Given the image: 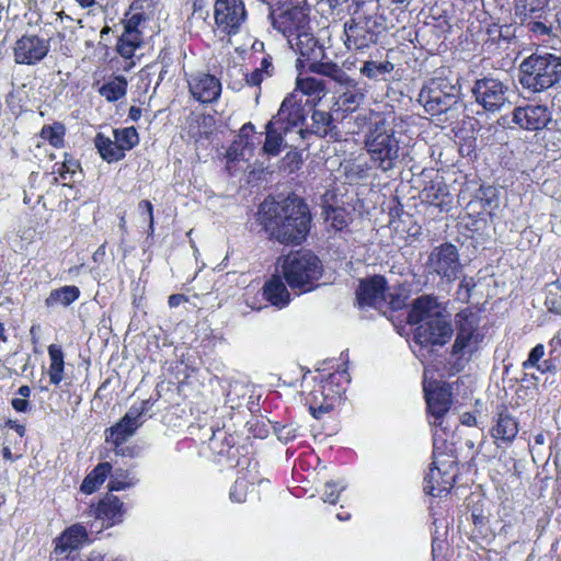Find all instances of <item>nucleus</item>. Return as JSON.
Wrapping results in <instances>:
<instances>
[{
	"label": "nucleus",
	"instance_id": "nucleus-8",
	"mask_svg": "<svg viewBox=\"0 0 561 561\" xmlns=\"http://www.w3.org/2000/svg\"><path fill=\"white\" fill-rule=\"evenodd\" d=\"M561 79V57L554 54H531L519 65V83L525 90L539 93Z\"/></svg>",
	"mask_w": 561,
	"mask_h": 561
},
{
	"label": "nucleus",
	"instance_id": "nucleus-17",
	"mask_svg": "<svg viewBox=\"0 0 561 561\" xmlns=\"http://www.w3.org/2000/svg\"><path fill=\"white\" fill-rule=\"evenodd\" d=\"M48 51V41L37 35H23L14 44V61L20 65H36L46 57Z\"/></svg>",
	"mask_w": 561,
	"mask_h": 561
},
{
	"label": "nucleus",
	"instance_id": "nucleus-20",
	"mask_svg": "<svg viewBox=\"0 0 561 561\" xmlns=\"http://www.w3.org/2000/svg\"><path fill=\"white\" fill-rule=\"evenodd\" d=\"M273 26L289 41L309 27V21L305 11L295 7L273 15Z\"/></svg>",
	"mask_w": 561,
	"mask_h": 561
},
{
	"label": "nucleus",
	"instance_id": "nucleus-6",
	"mask_svg": "<svg viewBox=\"0 0 561 561\" xmlns=\"http://www.w3.org/2000/svg\"><path fill=\"white\" fill-rule=\"evenodd\" d=\"M364 149L370 162L387 172L394 169L400 159V138L391 124L382 118L369 125L364 136Z\"/></svg>",
	"mask_w": 561,
	"mask_h": 561
},
{
	"label": "nucleus",
	"instance_id": "nucleus-33",
	"mask_svg": "<svg viewBox=\"0 0 561 561\" xmlns=\"http://www.w3.org/2000/svg\"><path fill=\"white\" fill-rule=\"evenodd\" d=\"M312 124L310 128H305L308 130L306 133V136L309 134H314L318 137H325V136H333V134H336L335 126L333 124L332 115L324 111H313L311 115Z\"/></svg>",
	"mask_w": 561,
	"mask_h": 561
},
{
	"label": "nucleus",
	"instance_id": "nucleus-12",
	"mask_svg": "<svg viewBox=\"0 0 561 561\" xmlns=\"http://www.w3.org/2000/svg\"><path fill=\"white\" fill-rule=\"evenodd\" d=\"M430 275L437 276L446 284L454 283L462 270L456 245L445 242L433 248L425 262Z\"/></svg>",
	"mask_w": 561,
	"mask_h": 561
},
{
	"label": "nucleus",
	"instance_id": "nucleus-3",
	"mask_svg": "<svg viewBox=\"0 0 561 561\" xmlns=\"http://www.w3.org/2000/svg\"><path fill=\"white\" fill-rule=\"evenodd\" d=\"M304 108L294 96L286 98L275 116L266 124V138L263 150L277 156L283 147L298 148L306 139Z\"/></svg>",
	"mask_w": 561,
	"mask_h": 561
},
{
	"label": "nucleus",
	"instance_id": "nucleus-13",
	"mask_svg": "<svg viewBox=\"0 0 561 561\" xmlns=\"http://www.w3.org/2000/svg\"><path fill=\"white\" fill-rule=\"evenodd\" d=\"M152 408L150 400H142L139 403H134L118 423L107 430L106 442L115 446L116 454L125 456L126 453L119 448L130 436L135 434L137 428L144 423V417Z\"/></svg>",
	"mask_w": 561,
	"mask_h": 561
},
{
	"label": "nucleus",
	"instance_id": "nucleus-5",
	"mask_svg": "<svg viewBox=\"0 0 561 561\" xmlns=\"http://www.w3.org/2000/svg\"><path fill=\"white\" fill-rule=\"evenodd\" d=\"M279 272L289 288L305 294L318 287L322 277L323 266L320 259L310 251L290 252L278 260Z\"/></svg>",
	"mask_w": 561,
	"mask_h": 561
},
{
	"label": "nucleus",
	"instance_id": "nucleus-40",
	"mask_svg": "<svg viewBox=\"0 0 561 561\" xmlns=\"http://www.w3.org/2000/svg\"><path fill=\"white\" fill-rule=\"evenodd\" d=\"M394 66L390 61L376 62L373 60H366L360 67V75L365 76L370 80H378L387 73L393 70Z\"/></svg>",
	"mask_w": 561,
	"mask_h": 561
},
{
	"label": "nucleus",
	"instance_id": "nucleus-15",
	"mask_svg": "<svg viewBox=\"0 0 561 561\" xmlns=\"http://www.w3.org/2000/svg\"><path fill=\"white\" fill-rule=\"evenodd\" d=\"M215 22L225 34H237L245 21L247 11L243 0H216Z\"/></svg>",
	"mask_w": 561,
	"mask_h": 561
},
{
	"label": "nucleus",
	"instance_id": "nucleus-58",
	"mask_svg": "<svg viewBox=\"0 0 561 561\" xmlns=\"http://www.w3.org/2000/svg\"><path fill=\"white\" fill-rule=\"evenodd\" d=\"M476 422H477V419L471 413H463L461 416V423L465 425L472 426L476 424Z\"/></svg>",
	"mask_w": 561,
	"mask_h": 561
},
{
	"label": "nucleus",
	"instance_id": "nucleus-1",
	"mask_svg": "<svg viewBox=\"0 0 561 561\" xmlns=\"http://www.w3.org/2000/svg\"><path fill=\"white\" fill-rule=\"evenodd\" d=\"M427 404L428 422L434 427L433 462L424 477V491L432 496H443L453 489L456 478L455 461L445 455L446 415L453 404L451 387L447 382L428 381L427 371L423 382Z\"/></svg>",
	"mask_w": 561,
	"mask_h": 561
},
{
	"label": "nucleus",
	"instance_id": "nucleus-32",
	"mask_svg": "<svg viewBox=\"0 0 561 561\" xmlns=\"http://www.w3.org/2000/svg\"><path fill=\"white\" fill-rule=\"evenodd\" d=\"M548 0H515L514 12L519 21H525L528 18H539L546 14Z\"/></svg>",
	"mask_w": 561,
	"mask_h": 561
},
{
	"label": "nucleus",
	"instance_id": "nucleus-31",
	"mask_svg": "<svg viewBox=\"0 0 561 561\" xmlns=\"http://www.w3.org/2000/svg\"><path fill=\"white\" fill-rule=\"evenodd\" d=\"M80 297V289L73 285H66L53 289L45 299V306L49 309L68 307Z\"/></svg>",
	"mask_w": 561,
	"mask_h": 561
},
{
	"label": "nucleus",
	"instance_id": "nucleus-63",
	"mask_svg": "<svg viewBox=\"0 0 561 561\" xmlns=\"http://www.w3.org/2000/svg\"><path fill=\"white\" fill-rule=\"evenodd\" d=\"M551 353L556 352L558 347H561V339L559 336H553L550 341Z\"/></svg>",
	"mask_w": 561,
	"mask_h": 561
},
{
	"label": "nucleus",
	"instance_id": "nucleus-44",
	"mask_svg": "<svg viewBox=\"0 0 561 561\" xmlns=\"http://www.w3.org/2000/svg\"><path fill=\"white\" fill-rule=\"evenodd\" d=\"M252 484L253 482L248 479V473L240 472L230 490V500L236 503L245 502L250 485Z\"/></svg>",
	"mask_w": 561,
	"mask_h": 561
},
{
	"label": "nucleus",
	"instance_id": "nucleus-43",
	"mask_svg": "<svg viewBox=\"0 0 561 561\" xmlns=\"http://www.w3.org/2000/svg\"><path fill=\"white\" fill-rule=\"evenodd\" d=\"M520 24L527 28L533 35L537 37L541 36H550L552 31L551 23L547 20V16L543 14L542 19L539 18H528L525 21H520Z\"/></svg>",
	"mask_w": 561,
	"mask_h": 561
},
{
	"label": "nucleus",
	"instance_id": "nucleus-30",
	"mask_svg": "<svg viewBox=\"0 0 561 561\" xmlns=\"http://www.w3.org/2000/svg\"><path fill=\"white\" fill-rule=\"evenodd\" d=\"M94 146L101 158L108 163L117 162L125 158V153L113 135L111 137L104 133H98L94 137Z\"/></svg>",
	"mask_w": 561,
	"mask_h": 561
},
{
	"label": "nucleus",
	"instance_id": "nucleus-42",
	"mask_svg": "<svg viewBox=\"0 0 561 561\" xmlns=\"http://www.w3.org/2000/svg\"><path fill=\"white\" fill-rule=\"evenodd\" d=\"M66 128L61 123L44 125L41 130V137L47 140L53 147L61 148L65 142Z\"/></svg>",
	"mask_w": 561,
	"mask_h": 561
},
{
	"label": "nucleus",
	"instance_id": "nucleus-23",
	"mask_svg": "<svg viewBox=\"0 0 561 561\" xmlns=\"http://www.w3.org/2000/svg\"><path fill=\"white\" fill-rule=\"evenodd\" d=\"M518 422L507 411L497 414L491 435L497 447H505L513 443L518 434Z\"/></svg>",
	"mask_w": 561,
	"mask_h": 561
},
{
	"label": "nucleus",
	"instance_id": "nucleus-14",
	"mask_svg": "<svg viewBox=\"0 0 561 561\" xmlns=\"http://www.w3.org/2000/svg\"><path fill=\"white\" fill-rule=\"evenodd\" d=\"M455 320L458 332L451 347V355L457 360H468L466 356L474 352L478 344V334H476L478 318L471 310L465 309L456 314Z\"/></svg>",
	"mask_w": 561,
	"mask_h": 561
},
{
	"label": "nucleus",
	"instance_id": "nucleus-47",
	"mask_svg": "<svg viewBox=\"0 0 561 561\" xmlns=\"http://www.w3.org/2000/svg\"><path fill=\"white\" fill-rule=\"evenodd\" d=\"M545 355V346L542 344H537L529 353L528 358L523 363V367L525 369L530 367H536L540 369L539 360Z\"/></svg>",
	"mask_w": 561,
	"mask_h": 561
},
{
	"label": "nucleus",
	"instance_id": "nucleus-26",
	"mask_svg": "<svg viewBox=\"0 0 561 561\" xmlns=\"http://www.w3.org/2000/svg\"><path fill=\"white\" fill-rule=\"evenodd\" d=\"M287 43L295 53L311 60L309 66L313 62H319L318 58L322 56V47L318 45L309 27L291 37Z\"/></svg>",
	"mask_w": 561,
	"mask_h": 561
},
{
	"label": "nucleus",
	"instance_id": "nucleus-36",
	"mask_svg": "<svg viewBox=\"0 0 561 561\" xmlns=\"http://www.w3.org/2000/svg\"><path fill=\"white\" fill-rule=\"evenodd\" d=\"M127 80L123 76H116L104 82L99 88V93L108 102H115L126 95Z\"/></svg>",
	"mask_w": 561,
	"mask_h": 561
},
{
	"label": "nucleus",
	"instance_id": "nucleus-16",
	"mask_svg": "<svg viewBox=\"0 0 561 561\" xmlns=\"http://www.w3.org/2000/svg\"><path fill=\"white\" fill-rule=\"evenodd\" d=\"M451 335V324L445 317H436L416 327L414 342L421 348L436 345L443 346L450 340Z\"/></svg>",
	"mask_w": 561,
	"mask_h": 561
},
{
	"label": "nucleus",
	"instance_id": "nucleus-21",
	"mask_svg": "<svg viewBox=\"0 0 561 561\" xmlns=\"http://www.w3.org/2000/svg\"><path fill=\"white\" fill-rule=\"evenodd\" d=\"M387 282L383 276L375 275L362 279L356 290L357 304L359 307H380L385 301Z\"/></svg>",
	"mask_w": 561,
	"mask_h": 561
},
{
	"label": "nucleus",
	"instance_id": "nucleus-27",
	"mask_svg": "<svg viewBox=\"0 0 561 561\" xmlns=\"http://www.w3.org/2000/svg\"><path fill=\"white\" fill-rule=\"evenodd\" d=\"M87 541L88 531L85 527L81 524H73L56 539L55 552L57 554H68L79 549Z\"/></svg>",
	"mask_w": 561,
	"mask_h": 561
},
{
	"label": "nucleus",
	"instance_id": "nucleus-38",
	"mask_svg": "<svg viewBox=\"0 0 561 561\" xmlns=\"http://www.w3.org/2000/svg\"><path fill=\"white\" fill-rule=\"evenodd\" d=\"M142 42L139 31H124L117 43V51L124 58H131Z\"/></svg>",
	"mask_w": 561,
	"mask_h": 561
},
{
	"label": "nucleus",
	"instance_id": "nucleus-59",
	"mask_svg": "<svg viewBox=\"0 0 561 561\" xmlns=\"http://www.w3.org/2000/svg\"><path fill=\"white\" fill-rule=\"evenodd\" d=\"M8 426L13 428L21 437L25 434V427L21 424H18L15 421H8Z\"/></svg>",
	"mask_w": 561,
	"mask_h": 561
},
{
	"label": "nucleus",
	"instance_id": "nucleus-37",
	"mask_svg": "<svg viewBox=\"0 0 561 561\" xmlns=\"http://www.w3.org/2000/svg\"><path fill=\"white\" fill-rule=\"evenodd\" d=\"M48 355L50 359L48 376L53 385H59L64 379V353L61 347L56 344L48 346Z\"/></svg>",
	"mask_w": 561,
	"mask_h": 561
},
{
	"label": "nucleus",
	"instance_id": "nucleus-29",
	"mask_svg": "<svg viewBox=\"0 0 561 561\" xmlns=\"http://www.w3.org/2000/svg\"><path fill=\"white\" fill-rule=\"evenodd\" d=\"M209 448L219 457L234 460L238 449L236 438L224 430H217L209 439Z\"/></svg>",
	"mask_w": 561,
	"mask_h": 561
},
{
	"label": "nucleus",
	"instance_id": "nucleus-48",
	"mask_svg": "<svg viewBox=\"0 0 561 561\" xmlns=\"http://www.w3.org/2000/svg\"><path fill=\"white\" fill-rule=\"evenodd\" d=\"M474 286L476 284L472 277H463L457 290L458 299L462 301H468L471 295V290Z\"/></svg>",
	"mask_w": 561,
	"mask_h": 561
},
{
	"label": "nucleus",
	"instance_id": "nucleus-22",
	"mask_svg": "<svg viewBox=\"0 0 561 561\" xmlns=\"http://www.w3.org/2000/svg\"><path fill=\"white\" fill-rule=\"evenodd\" d=\"M440 309L436 297L423 295L413 301L408 314V321L411 324L425 323L433 318L443 317Z\"/></svg>",
	"mask_w": 561,
	"mask_h": 561
},
{
	"label": "nucleus",
	"instance_id": "nucleus-7",
	"mask_svg": "<svg viewBox=\"0 0 561 561\" xmlns=\"http://www.w3.org/2000/svg\"><path fill=\"white\" fill-rule=\"evenodd\" d=\"M310 71L335 82L333 105L335 112L353 113L364 103L367 94L365 84L350 77L339 65L331 61L313 62L310 65Z\"/></svg>",
	"mask_w": 561,
	"mask_h": 561
},
{
	"label": "nucleus",
	"instance_id": "nucleus-9",
	"mask_svg": "<svg viewBox=\"0 0 561 561\" xmlns=\"http://www.w3.org/2000/svg\"><path fill=\"white\" fill-rule=\"evenodd\" d=\"M459 98L458 80L451 71L440 68L426 80L420 91L419 102L431 115H439L451 108Z\"/></svg>",
	"mask_w": 561,
	"mask_h": 561
},
{
	"label": "nucleus",
	"instance_id": "nucleus-24",
	"mask_svg": "<svg viewBox=\"0 0 561 561\" xmlns=\"http://www.w3.org/2000/svg\"><path fill=\"white\" fill-rule=\"evenodd\" d=\"M96 520H101L106 527H111L123 520V503L114 495H106L99 504L91 510Z\"/></svg>",
	"mask_w": 561,
	"mask_h": 561
},
{
	"label": "nucleus",
	"instance_id": "nucleus-2",
	"mask_svg": "<svg viewBox=\"0 0 561 561\" xmlns=\"http://www.w3.org/2000/svg\"><path fill=\"white\" fill-rule=\"evenodd\" d=\"M259 221L270 238L284 244L301 243L309 231L308 206L297 196L282 202L265 199L259 209Z\"/></svg>",
	"mask_w": 561,
	"mask_h": 561
},
{
	"label": "nucleus",
	"instance_id": "nucleus-10",
	"mask_svg": "<svg viewBox=\"0 0 561 561\" xmlns=\"http://www.w3.org/2000/svg\"><path fill=\"white\" fill-rule=\"evenodd\" d=\"M350 382V376L346 370L335 371L318 385L310 392L309 411L313 417L320 419L323 414L333 410L335 403L345 392V385Z\"/></svg>",
	"mask_w": 561,
	"mask_h": 561
},
{
	"label": "nucleus",
	"instance_id": "nucleus-64",
	"mask_svg": "<svg viewBox=\"0 0 561 561\" xmlns=\"http://www.w3.org/2000/svg\"><path fill=\"white\" fill-rule=\"evenodd\" d=\"M553 369V366L548 362L545 360L542 365H540V369H538L541 373L550 371Z\"/></svg>",
	"mask_w": 561,
	"mask_h": 561
},
{
	"label": "nucleus",
	"instance_id": "nucleus-46",
	"mask_svg": "<svg viewBox=\"0 0 561 561\" xmlns=\"http://www.w3.org/2000/svg\"><path fill=\"white\" fill-rule=\"evenodd\" d=\"M346 488L343 480L334 482L329 481L324 485L322 499L324 502L335 504L340 497L341 492Z\"/></svg>",
	"mask_w": 561,
	"mask_h": 561
},
{
	"label": "nucleus",
	"instance_id": "nucleus-57",
	"mask_svg": "<svg viewBox=\"0 0 561 561\" xmlns=\"http://www.w3.org/2000/svg\"><path fill=\"white\" fill-rule=\"evenodd\" d=\"M128 117L133 122L139 121V118L141 117V108L137 107V106H130V108L128 111Z\"/></svg>",
	"mask_w": 561,
	"mask_h": 561
},
{
	"label": "nucleus",
	"instance_id": "nucleus-34",
	"mask_svg": "<svg viewBox=\"0 0 561 561\" xmlns=\"http://www.w3.org/2000/svg\"><path fill=\"white\" fill-rule=\"evenodd\" d=\"M112 471L110 462L99 463L83 480L80 490L84 494H92L95 492L106 480Z\"/></svg>",
	"mask_w": 561,
	"mask_h": 561
},
{
	"label": "nucleus",
	"instance_id": "nucleus-45",
	"mask_svg": "<svg viewBox=\"0 0 561 561\" xmlns=\"http://www.w3.org/2000/svg\"><path fill=\"white\" fill-rule=\"evenodd\" d=\"M325 87L321 80L316 78L307 77L297 79V90L306 95H320L324 91Z\"/></svg>",
	"mask_w": 561,
	"mask_h": 561
},
{
	"label": "nucleus",
	"instance_id": "nucleus-18",
	"mask_svg": "<svg viewBox=\"0 0 561 561\" xmlns=\"http://www.w3.org/2000/svg\"><path fill=\"white\" fill-rule=\"evenodd\" d=\"M191 95L202 104L216 102L221 94L220 80L210 73L196 72L187 79Z\"/></svg>",
	"mask_w": 561,
	"mask_h": 561
},
{
	"label": "nucleus",
	"instance_id": "nucleus-39",
	"mask_svg": "<svg viewBox=\"0 0 561 561\" xmlns=\"http://www.w3.org/2000/svg\"><path fill=\"white\" fill-rule=\"evenodd\" d=\"M138 479L130 470L116 469L111 474L108 488L111 491H123L136 485Z\"/></svg>",
	"mask_w": 561,
	"mask_h": 561
},
{
	"label": "nucleus",
	"instance_id": "nucleus-19",
	"mask_svg": "<svg viewBox=\"0 0 561 561\" xmlns=\"http://www.w3.org/2000/svg\"><path fill=\"white\" fill-rule=\"evenodd\" d=\"M551 112L546 105L527 104L513 111V122L526 130H540L551 121Z\"/></svg>",
	"mask_w": 561,
	"mask_h": 561
},
{
	"label": "nucleus",
	"instance_id": "nucleus-35",
	"mask_svg": "<svg viewBox=\"0 0 561 561\" xmlns=\"http://www.w3.org/2000/svg\"><path fill=\"white\" fill-rule=\"evenodd\" d=\"M53 173L57 174L65 184L77 181L81 174V167L78 160L70 154H65V159L61 163H55L53 167Z\"/></svg>",
	"mask_w": 561,
	"mask_h": 561
},
{
	"label": "nucleus",
	"instance_id": "nucleus-54",
	"mask_svg": "<svg viewBox=\"0 0 561 561\" xmlns=\"http://www.w3.org/2000/svg\"><path fill=\"white\" fill-rule=\"evenodd\" d=\"M11 404L16 412H26L30 408V402L24 398H14Z\"/></svg>",
	"mask_w": 561,
	"mask_h": 561
},
{
	"label": "nucleus",
	"instance_id": "nucleus-60",
	"mask_svg": "<svg viewBox=\"0 0 561 561\" xmlns=\"http://www.w3.org/2000/svg\"><path fill=\"white\" fill-rule=\"evenodd\" d=\"M332 214H333V216H332V226L335 229L341 230L344 227V225H345L344 219H341V220L339 219L336 210H333Z\"/></svg>",
	"mask_w": 561,
	"mask_h": 561
},
{
	"label": "nucleus",
	"instance_id": "nucleus-53",
	"mask_svg": "<svg viewBox=\"0 0 561 561\" xmlns=\"http://www.w3.org/2000/svg\"><path fill=\"white\" fill-rule=\"evenodd\" d=\"M257 69L260 71L264 72L265 77H272L273 72H274V67H273V64H272V58L270 56L264 57L261 60V65H260V67Z\"/></svg>",
	"mask_w": 561,
	"mask_h": 561
},
{
	"label": "nucleus",
	"instance_id": "nucleus-49",
	"mask_svg": "<svg viewBox=\"0 0 561 561\" xmlns=\"http://www.w3.org/2000/svg\"><path fill=\"white\" fill-rule=\"evenodd\" d=\"M138 210L141 214H146L149 220V233L154 231V219H153V206L149 201H140L138 204Z\"/></svg>",
	"mask_w": 561,
	"mask_h": 561
},
{
	"label": "nucleus",
	"instance_id": "nucleus-25",
	"mask_svg": "<svg viewBox=\"0 0 561 561\" xmlns=\"http://www.w3.org/2000/svg\"><path fill=\"white\" fill-rule=\"evenodd\" d=\"M262 290L265 300L278 309L287 307L290 302V293L279 272L265 282Z\"/></svg>",
	"mask_w": 561,
	"mask_h": 561
},
{
	"label": "nucleus",
	"instance_id": "nucleus-50",
	"mask_svg": "<svg viewBox=\"0 0 561 561\" xmlns=\"http://www.w3.org/2000/svg\"><path fill=\"white\" fill-rule=\"evenodd\" d=\"M297 428L291 425H285L277 431V437L285 443L297 437Z\"/></svg>",
	"mask_w": 561,
	"mask_h": 561
},
{
	"label": "nucleus",
	"instance_id": "nucleus-28",
	"mask_svg": "<svg viewBox=\"0 0 561 561\" xmlns=\"http://www.w3.org/2000/svg\"><path fill=\"white\" fill-rule=\"evenodd\" d=\"M422 198L443 211L449 210L453 198L448 187L443 182H431L422 191Z\"/></svg>",
	"mask_w": 561,
	"mask_h": 561
},
{
	"label": "nucleus",
	"instance_id": "nucleus-52",
	"mask_svg": "<svg viewBox=\"0 0 561 561\" xmlns=\"http://www.w3.org/2000/svg\"><path fill=\"white\" fill-rule=\"evenodd\" d=\"M142 21V14L141 13H135L133 14L125 24L124 31H138V25Z\"/></svg>",
	"mask_w": 561,
	"mask_h": 561
},
{
	"label": "nucleus",
	"instance_id": "nucleus-61",
	"mask_svg": "<svg viewBox=\"0 0 561 561\" xmlns=\"http://www.w3.org/2000/svg\"><path fill=\"white\" fill-rule=\"evenodd\" d=\"M81 9H90L95 5L96 0H75Z\"/></svg>",
	"mask_w": 561,
	"mask_h": 561
},
{
	"label": "nucleus",
	"instance_id": "nucleus-4",
	"mask_svg": "<svg viewBox=\"0 0 561 561\" xmlns=\"http://www.w3.org/2000/svg\"><path fill=\"white\" fill-rule=\"evenodd\" d=\"M385 30V19L378 13V5L363 3L344 24V44L348 50L364 51L378 43Z\"/></svg>",
	"mask_w": 561,
	"mask_h": 561
},
{
	"label": "nucleus",
	"instance_id": "nucleus-56",
	"mask_svg": "<svg viewBox=\"0 0 561 561\" xmlns=\"http://www.w3.org/2000/svg\"><path fill=\"white\" fill-rule=\"evenodd\" d=\"M185 300H186V298L184 295L173 294L169 297L168 304L171 308H175V307H179Z\"/></svg>",
	"mask_w": 561,
	"mask_h": 561
},
{
	"label": "nucleus",
	"instance_id": "nucleus-62",
	"mask_svg": "<svg viewBox=\"0 0 561 561\" xmlns=\"http://www.w3.org/2000/svg\"><path fill=\"white\" fill-rule=\"evenodd\" d=\"M31 388L28 386H21L19 389H18V394L21 397V398H24V399H27L30 396H31Z\"/></svg>",
	"mask_w": 561,
	"mask_h": 561
},
{
	"label": "nucleus",
	"instance_id": "nucleus-11",
	"mask_svg": "<svg viewBox=\"0 0 561 561\" xmlns=\"http://www.w3.org/2000/svg\"><path fill=\"white\" fill-rule=\"evenodd\" d=\"M471 92L481 107L495 113L510 103L512 91L507 79L488 75L474 81Z\"/></svg>",
	"mask_w": 561,
	"mask_h": 561
},
{
	"label": "nucleus",
	"instance_id": "nucleus-41",
	"mask_svg": "<svg viewBox=\"0 0 561 561\" xmlns=\"http://www.w3.org/2000/svg\"><path fill=\"white\" fill-rule=\"evenodd\" d=\"M112 135L124 153L139 142V136L135 127L116 128L112 130Z\"/></svg>",
	"mask_w": 561,
	"mask_h": 561
},
{
	"label": "nucleus",
	"instance_id": "nucleus-51",
	"mask_svg": "<svg viewBox=\"0 0 561 561\" xmlns=\"http://www.w3.org/2000/svg\"><path fill=\"white\" fill-rule=\"evenodd\" d=\"M266 78L265 73L256 68L251 73L245 75V82L251 87H260Z\"/></svg>",
	"mask_w": 561,
	"mask_h": 561
},
{
	"label": "nucleus",
	"instance_id": "nucleus-55",
	"mask_svg": "<svg viewBox=\"0 0 561 561\" xmlns=\"http://www.w3.org/2000/svg\"><path fill=\"white\" fill-rule=\"evenodd\" d=\"M488 34L493 38L495 39L496 36L499 38H503L505 41L508 39V35L507 34H504L503 33V30L501 28V25H496V24H493L491 26L488 27Z\"/></svg>",
	"mask_w": 561,
	"mask_h": 561
}]
</instances>
